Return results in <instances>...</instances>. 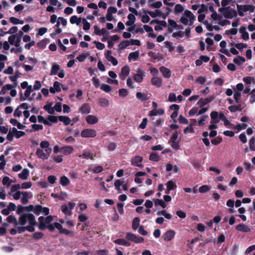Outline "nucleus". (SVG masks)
I'll list each match as a JSON object with an SVG mask.
<instances>
[{"label":"nucleus","mask_w":255,"mask_h":255,"mask_svg":"<svg viewBox=\"0 0 255 255\" xmlns=\"http://www.w3.org/2000/svg\"><path fill=\"white\" fill-rule=\"evenodd\" d=\"M40 148L37 149L36 155L42 160L47 159L52 152L49 142L46 140L42 141L40 143Z\"/></svg>","instance_id":"nucleus-1"},{"label":"nucleus","mask_w":255,"mask_h":255,"mask_svg":"<svg viewBox=\"0 0 255 255\" xmlns=\"http://www.w3.org/2000/svg\"><path fill=\"white\" fill-rule=\"evenodd\" d=\"M195 16L191 11L185 10L180 17V21L184 25H191L195 20Z\"/></svg>","instance_id":"nucleus-2"},{"label":"nucleus","mask_w":255,"mask_h":255,"mask_svg":"<svg viewBox=\"0 0 255 255\" xmlns=\"http://www.w3.org/2000/svg\"><path fill=\"white\" fill-rule=\"evenodd\" d=\"M237 9L239 15L240 16L245 15L246 12L252 13L255 10V6L251 4H237Z\"/></svg>","instance_id":"nucleus-3"},{"label":"nucleus","mask_w":255,"mask_h":255,"mask_svg":"<svg viewBox=\"0 0 255 255\" xmlns=\"http://www.w3.org/2000/svg\"><path fill=\"white\" fill-rule=\"evenodd\" d=\"M19 221L21 225H25L26 223H28L32 226H35L36 224L34 216L30 213L22 215Z\"/></svg>","instance_id":"nucleus-4"},{"label":"nucleus","mask_w":255,"mask_h":255,"mask_svg":"<svg viewBox=\"0 0 255 255\" xmlns=\"http://www.w3.org/2000/svg\"><path fill=\"white\" fill-rule=\"evenodd\" d=\"M9 91L11 97H15L17 95V91L15 90L14 87L12 85L9 84L3 85L0 91V95H5L8 94Z\"/></svg>","instance_id":"nucleus-5"},{"label":"nucleus","mask_w":255,"mask_h":255,"mask_svg":"<svg viewBox=\"0 0 255 255\" xmlns=\"http://www.w3.org/2000/svg\"><path fill=\"white\" fill-rule=\"evenodd\" d=\"M75 206V203L69 202L61 206V210L65 217L70 216L72 214V210Z\"/></svg>","instance_id":"nucleus-6"},{"label":"nucleus","mask_w":255,"mask_h":255,"mask_svg":"<svg viewBox=\"0 0 255 255\" xmlns=\"http://www.w3.org/2000/svg\"><path fill=\"white\" fill-rule=\"evenodd\" d=\"M22 32H20V34H12L8 37V41L10 45H14L16 47H18L21 45V39Z\"/></svg>","instance_id":"nucleus-7"},{"label":"nucleus","mask_w":255,"mask_h":255,"mask_svg":"<svg viewBox=\"0 0 255 255\" xmlns=\"http://www.w3.org/2000/svg\"><path fill=\"white\" fill-rule=\"evenodd\" d=\"M53 218L54 217L52 216H48L45 218L42 216L40 217L38 219L39 229L40 230L45 229L47 225L53 220Z\"/></svg>","instance_id":"nucleus-8"},{"label":"nucleus","mask_w":255,"mask_h":255,"mask_svg":"<svg viewBox=\"0 0 255 255\" xmlns=\"http://www.w3.org/2000/svg\"><path fill=\"white\" fill-rule=\"evenodd\" d=\"M58 74V76L60 78H63L65 76V72L63 69H61L60 66L56 63L52 65L50 70L51 75H55Z\"/></svg>","instance_id":"nucleus-9"},{"label":"nucleus","mask_w":255,"mask_h":255,"mask_svg":"<svg viewBox=\"0 0 255 255\" xmlns=\"http://www.w3.org/2000/svg\"><path fill=\"white\" fill-rule=\"evenodd\" d=\"M178 137V133L176 131L173 133L169 140L171 146L175 150H177L180 148V140H177Z\"/></svg>","instance_id":"nucleus-10"},{"label":"nucleus","mask_w":255,"mask_h":255,"mask_svg":"<svg viewBox=\"0 0 255 255\" xmlns=\"http://www.w3.org/2000/svg\"><path fill=\"white\" fill-rule=\"evenodd\" d=\"M97 135V131L93 128H85L81 132V136L84 138H94Z\"/></svg>","instance_id":"nucleus-11"},{"label":"nucleus","mask_w":255,"mask_h":255,"mask_svg":"<svg viewBox=\"0 0 255 255\" xmlns=\"http://www.w3.org/2000/svg\"><path fill=\"white\" fill-rule=\"evenodd\" d=\"M30 108L29 104L26 103H22L17 107L14 112L13 115L14 117H20L21 116L24 110H29Z\"/></svg>","instance_id":"nucleus-12"},{"label":"nucleus","mask_w":255,"mask_h":255,"mask_svg":"<svg viewBox=\"0 0 255 255\" xmlns=\"http://www.w3.org/2000/svg\"><path fill=\"white\" fill-rule=\"evenodd\" d=\"M176 235L175 232L173 230H169L165 232L162 238L165 242H169L174 239Z\"/></svg>","instance_id":"nucleus-13"},{"label":"nucleus","mask_w":255,"mask_h":255,"mask_svg":"<svg viewBox=\"0 0 255 255\" xmlns=\"http://www.w3.org/2000/svg\"><path fill=\"white\" fill-rule=\"evenodd\" d=\"M126 238L129 241L135 242V243H140L143 242L144 241L143 238L137 237L131 233H128L127 234Z\"/></svg>","instance_id":"nucleus-14"},{"label":"nucleus","mask_w":255,"mask_h":255,"mask_svg":"<svg viewBox=\"0 0 255 255\" xmlns=\"http://www.w3.org/2000/svg\"><path fill=\"white\" fill-rule=\"evenodd\" d=\"M215 97L213 96H210L206 98H201L198 102L197 105L200 107L202 108L208 103H210L214 100Z\"/></svg>","instance_id":"nucleus-15"},{"label":"nucleus","mask_w":255,"mask_h":255,"mask_svg":"<svg viewBox=\"0 0 255 255\" xmlns=\"http://www.w3.org/2000/svg\"><path fill=\"white\" fill-rule=\"evenodd\" d=\"M145 75V72L141 69H138L137 70V73L133 76L134 80L138 83L142 82L143 77Z\"/></svg>","instance_id":"nucleus-16"},{"label":"nucleus","mask_w":255,"mask_h":255,"mask_svg":"<svg viewBox=\"0 0 255 255\" xmlns=\"http://www.w3.org/2000/svg\"><path fill=\"white\" fill-rule=\"evenodd\" d=\"M223 15L226 18L232 19L237 16V13L234 10L230 8V7H227V9Z\"/></svg>","instance_id":"nucleus-17"},{"label":"nucleus","mask_w":255,"mask_h":255,"mask_svg":"<svg viewBox=\"0 0 255 255\" xmlns=\"http://www.w3.org/2000/svg\"><path fill=\"white\" fill-rule=\"evenodd\" d=\"M62 85L59 82L55 81L53 84V86L49 89V91L52 94L59 92L61 90Z\"/></svg>","instance_id":"nucleus-18"},{"label":"nucleus","mask_w":255,"mask_h":255,"mask_svg":"<svg viewBox=\"0 0 255 255\" xmlns=\"http://www.w3.org/2000/svg\"><path fill=\"white\" fill-rule=\"evenodd\" d=\"M151 83L152 85L159 88L162 85V79L157 76L153 77L151 79Z\"/></svg>","instance_id":"nucleus-19"},{"label":"nucleus","mask_w":255,"mask_h":255,"mask_svg":"<svg viewBox=\"0 0 255 255\" xmlns=\"http://www.w3.org/2000/svg\"><path fill=\"white\" fill-rule=\"evenodd\" d=\"M143 158L140 156H135L131 159V163L132 165L140 167L142 166L141 162Z\"/></svg>","instance_id":"nucleus-20"},{"label":"nucleus","mask_w":255,"mask_h":255,"mask_svg":"<svg viewBox=\"0 0 255 255\" xmlns=\"http://www.w3.org/2000/svg\"><path fill=\"white\" fill-rule=\"evenodd\" d=\"M164 114V110L162 108H157L153 109L148 113L150 117L162 115Z\"/></svg>","instance_id":"nucleus-21"},{"label":"nucleus","mask_w":255,"mask_h":255,"mask_svg":"<svg viewBox=\"0 0 255 255\" xmlns=\"http://www.w3.org/2000/svg\"><path fill=\"white\" fill-rule=\"evenodd\" d=\"M130 69L128 66H125L122 68L121 73L120 75V78L124 80L129 75Z\"/></svg>","instance_id":"nucleus-22"},{"label":"nucleus","mask_w":255,"mask_h":255,"mask_svg":"<svg viewBox=\"0 0 255 255\" xmlns=\"http://www.w3.org/2000/svg\"><path fill=\"white\" fill-rule=\"evenodd\" d=\"M86 121L89 125H95L99 121L98 118L94 115H88L86 118Z\"/></svg>","instance_id":"nucleus-23"},{"label":"nucleus","mask_w":255,"mask_h":255,"mask_svg":"<svg viewBox=\"0 0 255 255\" xmlns=\"http://www.w3.org/2000/svg\"><path fill=\"white\" fill-rule=\"evenodd\" d=\"M82 114H88L91 112V108L89 104L85 103L79 109Z\"/></svg>","instance_id":"nucleus-24"},{"label":"nucleus","mask_w":255,"mask_h":255,"mask_svg":"<svg viewBox=\"0 0 255 255\" xmlns=\"http://www.w3.org/2000/svg\"><path fill=\"white\" fill-rule=\"evenodd\" d=\"M53 103L47 102L46 105L43 107V109L49 114H53L54 113V109L53 106Z\"/></svg>","instance_id":"nucleus-25"},{"label":"nucleus","mask_w":255,"mask_h":255,"mask_svg":"<svg viewBox=\"0 0 255 255\" xmlns=\"http://www.w3.org/2000/svg\"><path fill=\"white\" fill-rule=\"evenodd\" d=\"M159 70L164 78H169L171 77V72L169 69L162 66L159 68Z\"/></svg>","instance_id":"nucleus-26"},{"label":"nucleus","mask_w":255,"mask_h":255,"mask_svg":"<svg viewBox=\"0 0 255 255\" xmlns=\"http://www.w3.org/2000/svg\"><path fill=\"white\" fill-rule=\"evenodd\" d=\"M33 91V88L31 85H29L27 88L26 89V90L24 94V97L21 96L20 99L21 101H24L26 100L27 98H28L31 92Z\"/></svg>","instance_id":"nucleus-27"},{"label":"nucleus","mask_w":255,"mask_h":255,"mask_svg":"<svg viewBox=\"0 0 255 255\" xmlns=\"http://www.w3.org/2000/svg\"><path fill=\"white\" fill-rule=\"evenodd\" d=\"M239 32L241 34L242 38L245 40L249 39V34L247 31L246 27L244 26H241L239 29Z\"/></svg>","instance_id":"nucleus-28"},{"label":"nucleus","mask_w":255,"mask_h":255,"mask_svg":"<svg viewBox=\"0 0 255 255\" xmlns=\"http://www.w3.org/2000/svg\"><path fill=\"white\" fill-rule=\"evenodd\" d=\"M29 174V171L27 168H24L21 173L18 174V177L22 180L28 179Z\"/></svg>","instance_id":"nucleus-29"},{"label":"nucleus","mask_w":255,"mask_h":255,"mask_svg":"<svg viewBox=\"0 0 255 255\" xmlns=\"http://www.w3.org/2000/svg\"><path fill=\"white\" fill-rule=\"evenodd\" d=\"M98 104L102 107H107L110 105V101L104 98H101L98 100Z\"/></svg>","instance_id":"nucleus-30"},{"label":"nucleus","mask_w":255,"mask_h":255,"mask_svg":"<svg viewBox=\"0 0 255 255\" xmlns=\"http://www.w3.org/2000/svg\"><path fill=\"white\" fill-rule=\"evenodd\" d=\"M10 123L14 126H16L19 129H23L25 128V126L18 122L16 119H10Z\"/></svg>","instance_id":"nucleus-31"},{"label":"nucleus","mask_w":255,"mask_h":255,"mask_svg":"<svg viewBox=\"0 0 255 255\" xmlns=\"http://www.w3.org/2000/svg\"><path fill=\"white\" fill-rule=\"evenodd\" d=\"M226 45H227V43L225 41L223 40V41H221V42L220 43V46L223 49H221L220 51L221 52H222L223 53L226 54V55L229 56L230 55V53H229L228 50L227 49H224L226 47Z\"/></svg>","instance_id":"nucleus-32"},{"label":"nucleus","mask_w":255,"mask_h":255,"mask_svg":"<svg viewBox=\"0 0 255 255\" xmlns=\"http://www.w3.org/2000/svg\"><path fill=\"white\" fill-rule=\"evenodd\" d=\"M11 102V99L9 96L0 97V104H3L4 105H9Z\"/></svg>","instance_id":"nucleus-33"},{"label":"nucleus","mask_w":255,"mask_h":255,"mask_svg":"<svg viewBox=\"0 0 255 255\" xmlns=\"http://www.w3.org/2000/svg\"><path fill=\"white\" fill-rule=\"evenodd\" d=\"M81 19L80 18L78 17V16L76 15L72 16L70 19V22L71 24H76L77 25L80 24V23L81 22Z\"/></svg>","instance_id":"nucleus-34"},{"label":"nucleus","mask_w":255,"mask_h":255,"mask_svg":"<svg viewBox=\"0 0 255 255\" xmlns=\"http://www.w3.org/2000/svg\"><path fill=\"white\" fill-rule=\"evenodd\" d=\"M220 120H211L210 125L209 126V129L210 130L216 129L218 128V124L219 123Z\"/></svg>","instance_id":"nucleus-35"},{"label":"nucleus","mask_w":255,"mask_h":255,"mask_svg":"<svg viewBox=\"0 0 255 255\" xmlns=\"http://www.w3.org/2000/svg\"><path fill=\"white\" fill-rule=\"evenodd\" d=\"M7 60L6 56L3 54H0V72L4 67V62Z\"/></svg>","instance_id":"nucleus-36"},{"label":"nucleus","mask_w":255,"mask_h":255,"mask_svg":"<svg viewBox=\"0 0 255 255\" xmlns=\"http://www.w3.org/2000/svg\"><path fill=\"white\" fill-rule=\"evenodd\" d=\"M139 52L138 51H135L133 52L130 53L128 57V60L129 61H135L137 60L138 57H139Z\"/></svg>","instance_id":"nucleus-37"},{"label":"nucleus","mask_w":255,"mask_h":255,"mask_svg":"<svg viewBox=\"0 0 255 255\" xmlns=\"http://www.w3.org/2000/svg\"><path fill=\"white\" fill-rule=\"evenodd\" d=\"M167 191L166 193L168 194L169 193V191L174 189L176 187V184L172 181H169L167 184Z\"/></svg>","instance_id":"nucleus-38"},{"label":"nucleus","mask_w":255,"mask_h":255,"mask_svg":"<svg viewBox=\"0 0 255 255\" xmlns=\"http://www.w3.org/2000/svg\"><path fill=\"white\" fill-rule=\"evenodd\" d=\"M73 151V148L70 146H67L61 148V152L66 155L71 154Z\"/></svg>","instance_id":"nucleus-39"},{"label":"nucleus","mask_w":255,"mask_h":255,"mask_svg":"<svg viewBox=\"0 0 255 255\" xmlns=\"http://www.w3.org/2000/svg\"><path fill=\"white\" fill-rule=\"evenodd\" d=\"M83 158L86 159H93V154L89 150H85L82 155H80Z\"/></svg>","instance_id":"nucleus-40"},{"label":"nucleus","mask_w":255,"mask_h":255,"mask_svg":"<svg viewBox=\"0 0 255 255\" xmlns=\"http://www.w3.org/2000/svg\"><path fill=\"white\" fill-rule=\"evenodd\" d=\"M236 229L244 232H248L250 231V229L244 224H240L236 227Z\"/></svg>","instance_id":"nucleus-41"},{"label":"nucleus","mask_w":255,"mask_h":255,"mask_svg":"<svg viewBox=\"0 0 255 255\" xmlns=\"http://www.w3.org/2000/svg\"><path fill=\"white\" fill-rule=\"evenodd\" d=\"M60 121L63 122L65 125H68L70 124L71 120L68 117L60 116L58 117Z\"/></svg>","instance_id":"nucleus-42"},{"label":"nucleus","mask_w":255,"mask_h":255,"mask_svg":"<svg viewBox=\"0 0 255 255\" xmlns=\"http://www.w3.org/2000/svg\"><path fill=\"white\" fill-rule=\"evenodd\" d=\"M136 97L137 99L143 101H146L149 99V97L147 95L139 92L136 93Z\"/></svg>","instance_id":"nucleus-43"},{"label":"nucleus","mask_w":255,"mask_h":255,"mask_svg":"<svg viewBox=\"0 0 255 255\" xmlns=\"http://www.w3.org/2000/svg\"><path fill=\"white\" fill-rule=\"evenodd\" d=\"M94 28L95 30V33L98 35H103L106 32V28H102V29H100L96 25L94 26Z\"/></svg>","instance_id":"nucleus-44"},{"label":"nucleus","mask_w":255,"mask_h":255,"mask_svg":"<svg viewBox=\"0 0 255 255\" xmlns=\"http://www.w3.org/2000/svg\"><path fill=\"white\" fill-rule=\"evenodd\" d=\"M21 195V201L22 203L24 204L27 203L28 202V198L29 197V193L27 192H22Z\"/></svg>","instance_id":"nucleus-45"},{"label":"nucleus","mask_w":255,"mask_h":255,"mask_svg":"<svg viewBox=\"0 0 255 255\" xmlns=\"http://www.w3.org/2000/svg\"><path fill=\"white\" fill-rule=\"evenodd\" d=\"M147 13L152 17L155 18L157 17H160V15L161 14V10L157 9L153 11H148Z\"/></svg>","instance_id":"nucleus-46"},{"label":"nucleus","mask_w":255,"mask_h":255,"mask_svg":"<svg viewBox=\"0 0 255 255\" xmlns=\"http://www.w3.org/2000/svg\"><path fill=\"white\" fill-rule=\"evenodd\" d=\"M100 88L102 90L106 93H110L112 90V88L106 84H102L101 85Z\"/></svg>","instance_id":"nucleus-47"},{"label":"nucleus","mask_w":255,"mask_h":255,"mask_svg":"<svg viewBox=\"0 0 255 255\" xmlns=\"http://www.w3.org/2000/svg\"><path fill=\"white\" fill-rule=\"evenodd\" d=\"M115 243L118 245L126 246H129L130 243L127 241H126L124 239H119L115 241Z\"/></svg>","instance_id":"nucleus-48"},{"label":"nucleus","mask_w":255,"mask_h":255,"mask_svg":"<svg viewBox=\"0 0 255 255\" xmlns=\"http://www.w3.org/2000/svg\"><path fill=\"white\" fill-rule=\"evenodd\" d=\"M153 201L155 206L160 205L163 208H165L166 207V204L161 199H153Z\"/></svg>","instance_id":"nucleus-49"},{"label":"nucleus","mask_w":255,"mask_h":255,"mask_svg":"<svg viewBox=\"0 0 255 255\" xmlns=\"http://www.w3.org/2000/svg\"><path fill=\"white\" fill-rule=\"evenodd\" d=\"M13 131L14 133V136L17 138H20L25 134L24 131L17 130L15 128H13Z\"/></svg>","instance_id":"nucleus-50"},{"label":"nucleus","mask_w":255,"mask_h":255,"mask_svg":"<svg viewBox=\"0 0 255 255\" xmlns=\"http://www.w3.org/2000/svg\"><path fill=\"white\" fill-rule=\"evenodd\" d=\"M233 61L237 64L242 65L245 62V58L242 56H237L234 59Z\"/></svg>","instance_id":"nucleus-51"},{"label":"nucleus","mask_w":255,"mask_h":255,"mask_svg":"<svg viewBox=\"0 0 255 255\" xmlns=\"http://www.w3.org/2000/svg\"><path fill=\"white\" fill-rule=\"evenodd\" d=\"M140 219L139 218H134L132 221V228L134 230L137 229L139 225Z\"/></svg>","instance_id":"nucleus-52"},{"label":"nucleus","mask_w":255,"mask_h":255,"mask_svg":"<svg viewBox=\"0 0 255 255\" xmlns=\"http://www.w3.org/2000/svg\"><path fill=\"white\" fill-rule=\"evenodd\" d=\"M70 183L69 179L65 176H63L60 178V184L63 186H65L68 185Z\"/></svg>","instance_id":"nucleus-53"},{"label":"nucleus","mask_w":255,"mask_h":255,"mask_svg":"<svg viewBox=\"0 0 255 255\" xmlns=\"http://www.w3.org/2000/svg\"><path fill=\"white\" fill-rule=\"evenodd\" d=\"M211 189V187L207 185L201 186L199 188V192L201 193H204L208 192Z\"/></svg>","instance_id":"nucleus-54"},{"label":"nucleus","mask_w":255,"mask_h":255,"mask_svg":"<svg viewBox=\"0 0 255 255\" xmlns=\"http://www.w3.org/2000/svg\"><path fill=\"white\" fill-rule=\"evenodd\" d=\"M164 46L166 48H167L169 51L172 52L174 50V46L173 45V43L169 41H165L164 43Z\"/></svg>","instance_id":"nucleus-55"},{"label":"nucleus","mask_w":255,"mask_h":255,"mask_svg":"<svg viewBox=\"0 0 255 255\" xmlns=\"http://www.w3.org/2000/svg\"><path fill=\"white\" fill-rule=\"evenodd\" d=\"M143 28L146 32L149 33V35L150 36L152 37H155V35L153 33V29L151 27L147 25H144L143 26Z\"/></svg>","instance_id":"nucleus-56"},{"label":"nucleus","mask_w":255,"mask_h":255,"mask_svg":"<svg viewBox=\"0 0 255 255\" xmlns=\"http://www.w3.org/2000/svg\"><path fill=\"white\" fill-rule=\"evenodd\" d=\"M183 10L184 7L181 4H177L175 5L174 11L175 14L181 13L183 11Z\"/></svg>","instance_id":"nucleus-57"},{"label":"nucleus","mask_w":255,"mask_h":255,"mask_svg":"<svg viewBox=\"0 0 255 255\" xmlns=\"http://www.w3.org/2000/svg\"><path fill=\"white\" fill-rule=\"evenodd\" d=\"M206 82L205 76H199L196 79V82L198 84L203 85Z\"/></svg>","instance_id":"nucleus-58"},{"label":"nucleus","mask_w":255,"mask_h":255,"mask_svg":"<svg viewBox=\"0 0 255 255\" xmlns=\"http://www.w3.org/2000/svg\"><path fill=\"white\" fill-rule=\"evenodd\" d=\"M82 23H83V29L85 30H88L90 29L91 25H90V23L87 21L86 19H85V18H83L82 19Z\"/></svg>","instance_id":"nucleus-59"},{"label":"nucleus","mask_w":255,"mask_h":255,"mask_svg":"<svg viewBox=\"0 0 255 255\" xmlns=\"http://www.w3.org/2000/svg\"><path fill=\"white\" fill-rule=\"evenodd\" d=\"M243 80L247 84H251L254 83L255 82L254 78L251 77L250 76H247V77H244L243 78Z\"/></svg>","instance_id":"nucleus-60"},{"label":"nucleus","mask_w":255,"mask_h":255,"mask_svg":"<svg viewBox=\"0 0 255 255\" xmlns=\"http://www.w3.org/2000/svg\"><path fill=\"white\" fill-rule=\"evenodd\" d=\"M158 215H162L166 219L168 220H170L172 218V215L167 213L166 210H162L159 212L158 213Z\"/></svg>","instance_id":"nucleus-61"},{"label":"nucleus","mask_w":255,"mask_h":255,"mask_svg":"<svg viewBox=\"0 0 255 255\" xmlns=\"http://www.w3.org/2000/svg\"><path fill=\"white\" fill-rule=\"evenodd\" d=\"M6 220L9 223H13L15 225H18L16 219L12 216H9L7 217Z\"/></svg>","instance_id":"nucleus-62"},{"label":"nucleus","mask_w":255,"mask_h":255,"mask_svg":"<svg viewBox=\"0 0 255 255\" xmlns=\"http://www.w3.org/2000/svg\"><path fill=\"white\" fill-rule=\"evenodd\" d=\"M149 159L156 162L160 160V157L156 153H152L150 155Z\"/></svg>","instance_id":"nucleus-63"},{"label":"nucleus","mask_w":255,"mask_h":255,"mask_svg":"<svg viewBox=\"0 0 255 255\" xmlns=\"http://www.w3.org/2000/svg\"><path fill=\"white\" fill-rule=\"evenodd\" d=\"M41 205H37L32 207V211L35 214L39 215L41 214Z\"/></svg>","instance_id":"nucleus-64"}]
</instances>
